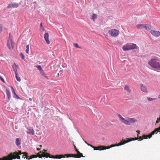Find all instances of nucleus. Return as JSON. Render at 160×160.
<instances>
[{
	"label": "nucleus",
	"instance_id": "1",
	"mask_svg": "<svg viewBox=\"0 0 160 160\" xmlns=\"http://www.w3.org/2000/svg\"><path fill=\"white\" fill-rule=\"evenodd\" d=\"M160 132V131H153L150 134L148 135H143L142 136H139V134L140 133V131H136V132L138 133V137L135 138H127V140H123L122 139L123 142L121 141L120 142L117 144H112L109 146H105L104 148L106 149H108L110 148H112L115 146H118L123 144H124L127 142H129L133 140H137L139 139V141L142 140L143 139H147L150 138L152 136V135L154 134L155 133L157 134L158 132Z\"/></svg>",
	"mask_w": 160,
	"mask_h": 160
},
{
	"label": "nucleus",
	"instance_id": "2",
	"mask_svg": "<svg viewBox=\"0 0 160 160\" xmlns=\"http://www.w3.org/2000/svg\"><path fill=\"white\" fill-rule=\"evenodd\" d=\"M22 154L21 151L18 150V152L16 151L10 153L7 156L3 157L2 158H0V160H12L16 158L20 159L21 157L20 155Z\"/></svg>",
	"mask_w": 160,
	"mask_h": 160
},
{
	"label": "nucleus",
	"instance_id": "3",
	"mask_svg": "<svg viewBox=\"0 0 160 160\" xmlns=\"http://www.w3.org/2000/svg\"><path fill=\"white\" fill-rule=\"evenodd\" d=\"M118 116L121 122L126 125H132L138 121L137 120L134 118L127 117L126 119H125L120 114L118 115Z\"/></svg>",
	"mask_w": 160,
	"mask_h": 160
},
{
	"label": "nucleus",
	"instance_id": "4",
	"mask_svg": "<svg viewBox=\"0 0 160 160\" xmlns=\"http://www.w3.org/2000/svg\"><path fill=\"white\" fill-rule=\"evenodd\" d=\"M148 63L152 68L160 70V63L158 59H152L148 61Z\"/></svg>",
	"mask_w": 160,
	"mask_h": 160
},
{
	"label": "nucleus",
	"instance_id": "5",
	"mask_svg": "<svg viewBox=\"0 0 160 160\" xmlns=\"http://www.w3.org/2000/svg\"><path fill=\"white\" fill-rule=\"evenodd\" d=\"M137 48L136 44L131 43H127L123 45L122 49L124 51L135 49Z\"/></svg>",
	"mask_w": 160,
	"mask_h": 160
},
{
	"label": "nucleus",
	"instance_id": "6",
	"mask_svg": "<svg viewBox=\"0 0 160 160\" xmlns=\"http://www.w3.org/2000/svg\"><path fill=\"white\" fill-rule=\"evenodd\" d=\"M119 31L118 30L112 29L108 31L109 34L112 37H116L118 36Z\"/></svg>",
	"mask_w": 160,
	"mask_h": 160
},
{
	"label": "nucleus",
	"instance_id": "7",
	"mask_svg": "<svg viewBox=\"0 0 160 160\" xmlns=\"http://www.w3.org/2000/svg\"><path fill=\"white\" fill-rule=\"evenodd\" d=\"M7 45L10 50L13 49L14 46V42L12 41L11 38H10V35L7 41Z\"/></svg>",
	"mask_w": 160,
	"mask_h": 160
},
{
	"label": "nucleus",
	"instance_id": "8",
	"mask_svg": "<svg viewBox=\"0 0 160 160\" xmlns=\"http://www.w3.org/2000/svg\"><path fill=\"white\" fill-rule=\"evenodd\" d=\"M22 154H23L22 156V158H26L28 160H30V159L35 158V155H31L29 157L28 155V153L26 152H22Z\"/></svg>",
	"mask_w": 160,
	"mask_h": 160
},
{
	"label": "nucleus",
	"instance_id": "9",
	"mask_svg": "<svg viewBox=\"0 0 160 160\" xmlns=\"http://www.w3.org/2000/svg\"><path fill=\"white\" fill-rule=\"evenodd\" d=\"M70 157H74L76 158H80L83 157V154L82 153H80L79 151L78 152L77 154H69Z\"/></svg>",
	"mask_w": 160,
	"mask_h": 160
},
{
	"label": "nucleus",
	"instance_id": "10",
	"mask_svg": "<svg viewBox=\"0 0 160 160\" xmlns=\"http://www.w3.org/2000/svg\"><path fill=\"white\" fill-rule=\"evenodd\" d=\"M150 32L152 35L156 37H158L160 35V32L158 31L152 30Z\"/></svg>",
	"mask_w": 160,
	"mask_h": 160
},
{
	"label": "nucleus",
	"instance_id": "11",
	"mask_svg": "<svg viewBox=\"0 0 160 160\" xmlns=\"http://www.w3.org/2000/svg\"><path fill=\"white\" fill-rule=\"evenodd\" d=\"M18 6V3H11L8 5V8H17Z\"/></svg>",
	"mask_w": 160,
	"mask_h": 160
},
{
	"label": "nucleus",
	"instance_id": "12",
	"mask_svg": "<svg viewBox=\"0 0 160 160\" xmlns=\"http://www.w3.org/2000/svg\"><path fill=\"white\" fill-rule=\"evenodd\" d=\"M91 147L93 148L94 150H102L105 149V148H104L105 147L104 146H99L98 147H94L92 146Z\"/></svg>",
	"mask_w": 160,
	"mask_h": 160
},
{
	"label": "nucleus",
	"instance_id": "13",
	"mask_svg": "<svg viewBox=\"0 0 160 160\" xmlns=\"http://www.w3.org/2000/svg\"><path fill=\"white\" fill-rule=\"evenodd\" d=\"M140 89L141 91L144 93H147L148 91L146 87L142 84H140Z\"/></svg>",
	"mask_w": 160,
	"mask_h": 160
},
{
	"label": "nucleus",
	"instance_id": "14",
	"mask_svg": "<svg viewBox=\"0 0 160 160\" xmlns=\"http://www.w3.org/2000/svg\"><path fill=\"white\" fill-rule=\"evenodd\" d=\"M70 157V156L69 154H67L64 155H56L55 158H56L60 159L62 158H69Z\"/></svg>",
	"mask_w": 160,
	"mask_h": 160
},
{
	"label": "nucleus",
	"instance_id": "15",
	"mask_svg": "<svg viewBox=\"0 0 160 160\" xmlns=\"http://www.w3.org/2000/svg\"><path fill=\"white\" fill-rule=\"evenodd\" d=\"M49 34L48 33L46 32L45 33L44 35V38L46 42V43L48 44H49L50 43V42L49 39Z\"/></svg>",
	"mask_w": 160,
	"mask_h": 160
},
{
	"label": "nucleus",
	"instance_id": "16",
	"mask_svg": "<svg viewBox=\"0 0 160 160\" xmlns=\"http://www.w3.org/2000/svg\"><path fill=\"white\" fill-rule=\"evenodd\" d=\"M12 67L15 73H17L18 72L17 69L18 68V66L15 63H14L13 65L12 66Z\"/></svg>",
	"mask_w": 160,
	"mask_h": 160
},
{
	"label": "nucleus",
	"instance_id": "17",
	"mask_svg": "<svg viewBox=\"0 0 160 160\" xmlns=\"http://www.w3.org/2000/svg\"><path fill=\"white\" fill-rule=\"evenodd\" d=\"M21 139L19 138H17L15 141V143L17 146L18 147H21Z\"/></svg>",
	"mask_w": 160,
	"mask_h": 160
},
{
	"label": "nucleus",
	"instance_id": "18",
	"mask_svg": "<svg viewBox=\"0 0 160 160\" xmlns=\"http://www.w3.org/2000/svg\"><path fill=\"white\" fill-rule=\"evenodd\" d=\"M124 90H126L127 92L129 93H131L132 92L131 90L130 89L129 87L127 85H126L124 87Z\"/></svg>",
	"mask_w": 160,
	"mask_h": 160
},
{
	"label": "nucleus",
	"instance_id": "19",
	"mask_svg": "<svg viewBox=\"0 0 160 160\" xmlns=\"http://www.w3.org/2000/svg\"><path fill=\"white\" fill-rule=\"evenodd\" d=\"M40 73L41 74L42 76L44 77V78H46L47 79H48L49 78H48V77L47 76V75L45 74V72H44V71L43 70L41 71V72H40Z\"/></svg>",
	"mask_w": 160,
	"mask_h": 160
},
{
	"label": "nucleus",
	"instance_id": "20",
	"mask_svg": "<svg viewBox=\"0 0 160 160\" xmlns=\"http://www.w3.org/2000/svg\"><path fill=\"white\" fill-rule=\"evenodd\" d=\"M6 92L8 98L9 100L11 98V93L10 91L8 89L6 90Z\"/></svg>",
	"mask_w": 160,
	"mask_h": 160
},
{
	"label": "nucleus",
	"instance_id": "21",
	"mask_svg": "<svg viewBox=\"0 0 160 160\" xmlns=\"http://www.w3.org/2000/svg\"><path fill=\"white\" fill-rule=\"evenodd\" d=\"M144 28L148 31H149L151 29V26L150 25L147 24H144Z\"/></svg>",
	"mask_w": 160,
	"mask_h": 160
},
{
	"label": "nucleus",
	"instance_id": "22",
	"mask_svg": "<svg viewBox=\"0 0 160 160\" xmlns=\"http://www.w3.org/2000/svg\"><path fill=\"white\" fill-rule=\"evenodd\" d=\"M50 154L49 153L42 152V157H46V158L49 157Z\"/></svg>",
	"mask_w": 160,
	"mask_h": 160
},
{
	"label": "nucleus",
	"instance_id": "23",
	"mask_svg": "<svg viewBox=\"0 0 160 160\" xmlns=\"http://www.w3.org/2000/svg\"><path fill=\"white\" fill-rule=\"evenodd\" d=\"M144 24H137L136 25V27L138 29H142V28H144Z\"/></svg>",
	"mask_w": 160,
	"mask_h": 160
},
{
	"label": "nucleus",
	"instance_id": "24",
	"mask_svg": "<svg viewBox=\"0 0 160 160\" xmlns=\"http://www.w3.org/2000/svg\"><path fill=\"white\" fill-rule=\"evenodd\" d=\"M35 155V158L38 157L41 158L42 157V154H41L40 153H38L37 155Z\"/></svg>",
	"mask_w": 160,
	"mask_h": 160
},
{
	"label": "nucleus",
	"instance_id": "25",
	"mask_svg": "<svg viewBox=\"0 0 160 160\" xmlns=\"http://www.w3.org/2000/svg\"><path fill=\"white\" fill-rule=\"evenodd\" d=\"M15 77L16 78L17 80L18 81H21V79L20 78V77L18 76V72L17 73H15Z\"/></svg>",
	"mask_w": 160,
	"mask_h": 160
},
{
	"label": "nucleus",
	"instance_id": "26",
	"mask_svg": "<svg viewBox=\"0 0 160 160\" xmlns=\"http://www.w3.org/2000/svg\"><path fill=\"white\" fill-rule=\"evenodd\" d=\"M27 133L28 134L32 135H33L34 134V131H28Z\"/></svg>",
	"mask_w": 160,
	"mask_h": 160
},
{
	"label": "nucleus",
	"instance_id": "27",
	"mask_svg": "<svg viewBox=\"0 0 160 160\" xmlns=\"http://www.w3.org/2000/svg\"><path fill=\"white\" fill-rule=\"evenodd\" d=\"M97 16L95 14H93L91 18V19H92L93 21H95V19H96L97 18Z\"/></svg>",
	"mask_w": 160,
	"mask_h": 160
},
{
	"label": "nucleus",
	"instance_id": "28",
	"mask_svg": "<svg viewBox=\"0 0 160 160\" xmlns=\"http://www.w3.org/2000/svg\"><path fill=\"white\" fill-rule=\"evenodd\" d=\"M10 87H11V88L12 89V92H13V93H14V95H16L17 97H18V96L16 94V93H15V90H14V88H13V87L12 86H11Z\"/></svg>",
	"mask_w": 160,
	"mask_h": 160
},
{
	"label": "nucleus",
	"instance_id": "29",
	"mask_svg": "<svg viewBox=\"0 0 160 160\" xmlns=\"http://www.w3.org/2000/svg\"><path fill=\"white\" fill-rule=\"evenodd\" d=\"M36 67L40 71V72H41V71H42V70H43L42 69V67H41V66L40 65H38V66H36Z\"/></svg>",
	"mask_w": 160,
	"mask_h": 160
},
{
	"label": "nucleus",
	"instance_id": "30",
	"mask_svg": "<svg viewBox=\"0 0 160 160\" xmlns=\"http://www.w3.org/2000/svg\"><path fill=\"white\" fill-rule=\"evenodd\" d=\"M29 45H28L26 46V52L27 53H28L29 52Z\"/></svg>",
	"mask_w": 160,
	"mask_h": 160
},
{
	"label": "nucleus",
	"instance_id": "31",
	"mask_svg": "<svg viewBox=\"0 0 160 160\" xmlns=\"http://www.w3.org/2000/svg\"><path fill=\"white\" fill-rule=\"evenodd\" d=\"M20 55H21V58L23 60H24L25 59V57H24V54L22 52H21L20 53Z\"/></svg>",
	"mask_w": 160,
	"mask_h": 160
},
{
	"label": "nucleus",
	"instance_id": "32",
	"mask_svg": "<svg viewBox=\"0 0 160 160\" xmlns=\"http://www.w3.org/2000/svg\"><path fill=\"white\" fill-rule=\"evenodd\" d=\"M148 98V99L149 101H152L153 100L157 99H156V98Z\"/></svg>",
	"mask_w": 160,
	"mask_h": 160
},
{
	"label": "nucleus",
	"instance_id": "33",
	"mask_svg": "<svg viewBox=\"0 0 160 160\" xmlns=\"http://www.w3.org/2000/svg\"><path fill=\"white\" fill-rule=\"evenodd\" d=\"M74 46L76 48H80V47H79L78 46V44L77 43H74Z\"/></svg>",
	"mask_w": 160,
	"mask_h": 160
},
{
	"label": "nucleus",
	"instance_id": "34",
	"mask_svg": "<svg viewBox=\"0 0 160 160\" xmlns=\"http://www.w3.org/2000/svg\"><path fill=\"white\" fill-rule=\"evenodd\" d=\"M56 155L54 156V155H51L50 154V155H49V158H56Z\"/></svg>",
	"mask_w": 160,
	"mask_h": 160
},
{
	"label": "nucleus",
	"instance_id": "35",
	"mask_svg": "<svg viewBox=\"0 0 160 160\" xmlns=\"http://www.w3.org/2000/svg\"><path fill=\"white\" fill-rule=\"evenodd\" d=\"M2 25H0V33L2 32Z\"/></svg>",
	"mask_w": 160,
	"mask_h": 160
},
{
	"label": "nucleus",
	"instance_id": "36",
	"mask_svg": "<svg viewBox=\"0 0 160 160\" xmlns=\"http://www.w3.org/2000/svg\"><path fill=\"white\" fill-rule=\"evenodd\" d=\"M159 122H160V117L159 118H158L157 119V120L156 121V123H158Z\"/></svg>",
	"mask_w": 160,
	"mask_h": 160
},
{
	"label": "nucleus",
	"instance_id": "37",
	"mask_svg": "<svg viewBox=\"0 0 160 160\" xmlns=\"http://www.w3.org/2000/svg\"><path fill=\"white\" fill-rule=\"evenodd\" d=\"M40 30H41V31L42 32H43V31H45V29L43 27H40Z\"/></svg>",
	"mask_w": 160,
	"mask_h": 160
},
{
	"label": "nucleus",
	"instance_id": "38",
	"mask_svg": "<svg viewBox=\"0 0 160 160\" xmlns=\"http://www.w3.org/2000/svg\"><path fill=\"white\" fill-rule=\"evenodd\" d=\"M0 79L1 81H2L3 82H4V80L1 76H0Z\"/></svg>",
	"mask_w": 160,
	"mask_h": 160
},
{
	"label": "nucleus",
	"instance_id": "39",
	"mask_svg": "<svg viewBox=\"0 0 160 160\" xmlns=\"http://www.w3.org/2000/svg\"><path fill=\"white\" fill-rule=\"evenodd\" d=\"M154 130H160V127L158 128L155 129Z\"/></svg>",
	"mask_w": 160,
	"mask_h": 160
},
{
	"label": "nucleus",
	"instance_id": "40",
	"mask_svg": "<svg viewBox=\"0 0 160 160\" xmlns=\"http://www.w3.org/2000/svg\"><path fill=\"white\" fill-rule=\"evenodd\" d=\"M154 130H160V127L158 128L155 129Z\"/></svg>",
	"mask_w": 160,
	"mask_h": 160
},
{
	"label": "nucleus",
	"instance_id": "41",
	"mask_svg": "<svg viewBox=\"0 0 160 160\" xmlns=\"http://www.w3.org/2000/svg\"><path fill=\"white\" fill-rule=\"evenodd\" d=\"M73 146L74 147L75 150H76V149H77V148H76V147L75 146V145L74 144V143H73Z\"/></svg>",
	"mask_w": 160,
	"mask_h": 160
},
{
	"label": "nucleus",
	"instance_id": "42",
	"mask_svg": "<svg viewBox=\"0 0 160 160\" xmlns=\"http://www.w3.org/2000/svg\"><path fill=\"white\" fill-rule=\"evenodd\" d=\"M87 145L88 146H90L91 147V146H92V145H91V144H90L89 143H87Z\"/></svg>",
	"mask_w": 160,
	"mask_h": 160
},
{
	"label": "nucleus",
	"instance_id": "43",
	"mask_svg": "<svg viewBox=\"0 0 160 160\" xmlns=\"http://www.w3.org/2000/svg\"><path fill=\"white\" fill-rule=\"evenodd\" d=\"M40 27H43V26H42V23H41L40 24Z\"/></svg>",
	"mask_w": 160,
	"mask_h": 160
},
{
	"label": "nucleus",
	"instance_id": "44",
	"mask_svg": "<svg viewBox=\"0 0 160 160\" xmlns=\"http://www.w3.org/2000/svg\"><path fill=\"white\" fill-rule=\"evenodd\" d=\"M37 150L38 151H39L40 150V148H37Z\"/></svg>",
	"mask_w": 160,
	"mask_h": 160
},
{
	"label": "nucleus",
	"instance_id": "45",
	"mask_svg": "<svg viewBox=\"0 0 160 160\" xmlns=\"http://www.w3.org/2000/svg\"><path fill=\"white\" fill-rule=\"evenodd\" d=\"M75 150L77 152H78L79 151L77 149Z\"/></svg>",
	"mask_w": 160,
	"mask_h": 160
},
{
	"label": "nucleus",
	"instance_id": "46",
	"mask_svg": "<svg viewBox=\"0 0 160 160\" xmlns=\"http://www.w3.org/2000/svg\"><path fill=\"white\" fill-rule=\"evenodd\" d=\"M29 100L30 101H32V99L31 98H29Z\"/></svg>",
	"mask_w": 160,
	"mask_h": 160
},
{
	"label": "nucleus",
	"instance_id": "47",
	"mask_svg": "<svg viewBox=\"0 0 160 160\" xmlns=\"http://www.w3.org/2000/svg\"><path fill=\"white\" fill-rule=\"evenodd\" d=\"M38 153L41 154V153H42V152L41 151H40Z\"/></svg>",
	"mask_w": 160,
	"mask_h": 160
},
{
	"label": "nucleus",
	"instance_id": "48",
	"mask_svg": "<svg viewBox=\"0 0 160 160\" xmlns=\"http://www.w3.org/2000/svg\"><path fill=\"white\" fill-rule=\"evenodd\" d=\"M158 98L160 99V94L158 95Z\"/></svg>",
	"mask_w": 160,
	"mask_h": 160
},
{
	"label": "nucleus",
	"instance_id": "49",
	"mask_svg": "<svg viewBox=\"0 0 160 160\" xmlns=\"http://www.w3.org/2000/svg\"><path fill=\"white\" fill-rule=\"evenodd\" d=\"M43 151H44L45 152H46L47 151V150H45V149H43Z\"/></svg>",
	"mask_w": 160,
	"mask_h": 160
},
{
	"label": "nucleus",
	"instance_id": "50",
	"mask_svg": "<svg viewBox=\"0 0 160 160\" xmlns=\"http://www.w3.org/2000/svg\"><path fill=\"white\" fill-rule=\"evenodd\" d=\"M85 142L87 144V143H88V142H87L86 141H85Z\"/></svg>",
	"mask_w": 160,
	"mask_h": 160
},
{
	"label": "nucleus",
	"instance_id": "51",
	"mask_svg": "<svg viewBox=\"0 0 160 160\" xmlns=\"http://www.w3.org/2000/svg\"><path fill=\"white\" fill-rule=\"evenodd\" d=\"M39 146H40V147H42V145H40Z\"/></svg>",
	"mask_w": 160,
	"mask_h": 160
},
{
	"label": "nucleus",
	"instance_id": "52",
	"mask_svg": "<svg viewBox=\"0 0 160 160\" xmlns=\"http://www.w3.org/2000/svg\"><path fill=\"white\" fill-rule=\"evenodd\" d=\"M58 76H59V73H58Z\"/></svg>",
	"mask_w": 160,
	"mask_h": 160
}]
</instances>
